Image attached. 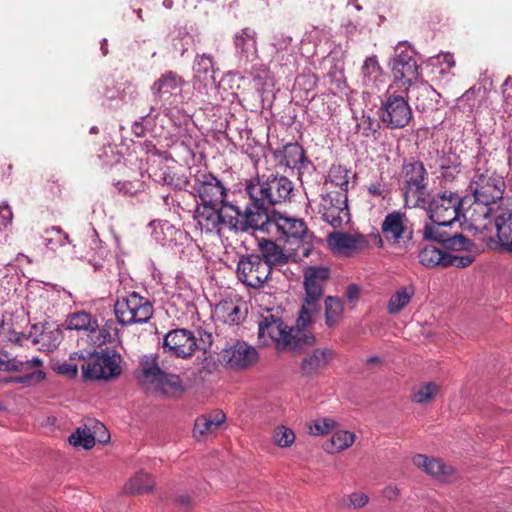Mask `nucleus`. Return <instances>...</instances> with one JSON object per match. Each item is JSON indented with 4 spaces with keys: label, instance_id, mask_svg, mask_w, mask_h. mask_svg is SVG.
I'll return each mask as SVG.
<instances>
[{
    "label": "nucleus",
    "instance_id": "57",
    "mask_svg": "<svg viewBox=\"0 0 512 512\" xmlns=\"http://www.w3.org/2000/svg\"><path fill=\"white\" fill-rule=\"evenodd\" d=\"M368 501L369 498L365 493L355 492L349 496V504L347 506L357 509L364 507Z\"/></svg>",
    "mask_w": 512,
    "mask_h": 512
},
{
    "label": "nucleus",
    "instance_id": "23",
    "mask_svg": "<svg viewBox=\"0 0 512 512\" xmlns=\"http://www.w3.org/2000/svg\"><path fill=\"white\" fill-rule=\"evenodd\" d=\"M402 89L409 99L414 100L419 111L433 110L440 98V94L420 77L412 86H405Z\"/></svg>",
    "mask_w": 512,
    "mask_h": 512
},
{
    "label": "nucleus",
    "instance_id": "38",
    "mask_svg": "<svg viewBox=\"0 0 512 512\" xmlns=\"http://www.w3.org/2000/svg\"><path fill=\"white\" fill-rule=\"evenodd\" d=\"M354 441V433L347 430H338L323 444V449L329 454H336L348 449Z\"/></svg>",
    "mask_w": 512,
    "mask_h": 512
},
{
    "label": "nucleus",
    "instance_id": "19",
    "mask_svg": "<svg viewBox=\"0 0 512 512\" xmlns=\"http://www.w3.org/2000/svg\"><path fill=\"white\" fill-rule=\"evenodd\" d=\"M275 228L281 238L289 242L291 240L300 242L307 233V226L302 219L289 217L279 213L269 215V220L264 224L262 230L272 231Z\"/></svg>",
    "mask_w": 512,
    "mask_h": 512
},
{
    "label": "nucleus",
    "instance_id": "30",
    "mask_svg": "<svg viewBox=\"0 0 512 512\" xmlns=\"http://www.w3.org/2000/svg\"><path fill=\"white\" fill-rule=\"evenodd\" d=\"M234 46L237 55L245 61L257 57L256 32L252 28H243L234 35Z\"/></svg>",
    "mask_w": 512,
    "mask_h": 512
},
{
    "label": "nucleus",
    "instance_id": "41",
    "mask_svg": "<svg viewBox=\"0 0 512 512\" xmlns=\"http://www.w3.org/2000/svg\"><path fill=\"white\" fill-rule=\"evenodd\" d=\"M446 256L447 253L432 245L423 248L418 255L419 262L427 268L446 266Z\"/></svg>",
    "mask_w": 512,
    "mask_h": 512
},
{
    "label": "nucleus",
    "instance_id": "37",
    "mask_svg": "<svg viewBox=\"0 0 512 512\" xmlns=\"http://www.w3.org/2000/svg\"><path fill=\"white\" fill-rule=\"evenodd\" d=\"M362 82L365 86L378 88L383 83V71L376 56L365 59L361 68Z\"/></svg>",
    "mask_w": 512,
    "mask_h": 512
},
{
    "label": "nucleus",
    "instance_id": "3",
    "mask_svg": "<svg viewBox=\"0 0 512 512\" xmlns=\"http://www.w3.org/2000/svg\"><path fill=\"white\" fill-rule=\"evenodd\" d=\"M312 322L299 323L289 327L282 319L274 315L262 317L258 324L259 341L265 345H273L277 352L295 351L314 344L315 337L309 330Z\"/></svg>",
    "mask_w": 512,
    "mask_h": 512
},
{
    "label": "nucleus",
    "instance_id": "21",
    "mask_svg": "<svg viewBox=\"0 0 512 512\" xmlns=\"http://www.w3.org/2000/svg\"><path fill=\"white\" fill-rule=\"evenodd\" d=\"M193 88L201 95L208 94L216 87L214 62L210 55L202 54L195 58L193 65Z\"/></svg>",
    "mask_w": 512,
    "mask_h": 512
},
{
    "label": "nucleus",
    "instance_id": "58",
    "mask_svg": "<svg viewBox=\"0 0 512 512\" xmlns=\"http://www.w3.org/2000/svg\"><path fill=\"white\" fill-rule=\"evenodd\" d=\"M292 41V38L288 35H285L283 33H277L274 35L273 39V46L276 48V50L281 51L288 48Z\"/></svg>",
    "mask_w": 512,
    "mask_h": 512
},
{
    "label": "nucleus",
    "instance_id": "22",
    "mask_svg": "<svg viewBox=\"0 0 512 512\" xmlns=\"http://www.w3.org/2000/svg\"><path fill=\"white\" fill-rule=\"evenodd\" d=\"M257 350L244 341H237L221 351L222 360L233 369H245L258 359Z\"/></svg>",
    "mask_w": 512,
    "mask_h": 512
},
{
    "label": "nucleus",
    "instance_id": "48",
    "mask_svg": "<svg viewBox=\"0 0 512 512\" xmlns=\"http://www.w3.org/2000/svg\"><path fill=\"white\" fill-rule=\"evenodd\" d=\"M349 171L341 165H333L328 173V177L332 184L338 186L340 191L347 194L349 189Z\"/></svg>",
    "mask_w": 512,
    "mask_h": 512
},
{
    "label": "nucleus",
    "instance_id": "51",
    "mask_svg": "<svg viewBox=\"0 0 512 512\" xmlns=\"http://www.w3.org/2000/svg\"><path fill=\"white\" fill-rule=\"evenodd\" d=\"M474 255L470 252H466L463 255H453L447 253L446 266H454L457 268H465L474 261Z\"/></svg>",
    "mask_w": 512,
    "mask_h": 512
},
{
    "label": "nucleus",
    "instance_id": "33",
    "mask_svg": "<svg viewBox=\"0 0 512 512\" xmlns=\"http://www.w3.org/2000/svg\"><path fill=\"white\" fill-rule=\"evenodd\" d=\"M225 419L226 416L222 411H214L197 417L194 423L193 436L197 440H201L213 434L224 423Z\"/></svg>",
    "mask_w": 512,
    "mask_h": 512
},
{
    "label": "nucleus",
    "instance_id": "52",
    "mask_svg": "<svg viewBox=\"0 0 512 512\" xmlns=\"http://www.w3.org/2000/svg\"><path fill=\"white\" fill-rule=\"evenodd\" d=\"M13 219V212L11 207L3 202L0 205V237H5L7 229L11 226Z\"/></svg>",
    "mask_w": 512,
    "mask_h": 512
},
{
    "label": "nucleus",
    "instance_id": "11",
    "mask_svg": "<svg viewBox=\"0 0 512 512\" xmlns=\"http://www.w3.org/2000/svg\"><path fill=\"white\" fill-rule=\"evenodd\" d=\"M185 80L174 71H166L156 79L150 87L151 93L158 109L168 114L172 108L181 102V90Z\"/></svg>",
    "mask_w": 512,
    "mask_h": 512
},
{
    "label": "nucleus",
    "instance_id": "26",
    "mask_svg": "<svg viewBox=\"0 0 512 512\" xmlns=\"http://www.w3.org/2000/svg\"><path fill=\"white\" fill-rule=\"evenodd\" d=\"M496 230L500 246L506 250L512 245V208L509 204L496 210L492 215V225L484 232Z\"/></svg>",
    "mask_w": 512,
    "mask_h": 512
},
{
    "label": "nucleus",
    "instance_id": "1",
    "mask_svg": "<svg viewBox=\"0 0 512 512\" xmlns=\"http://www.w3.org/2000/svg\"><path fill=\"white\" fill-rule=\"evenodd\" d=\"M506 183L500 174L490 168L477 166L468 191L473 201L465 209L463 218L469 229L484 233L492 225L493 213L509 204L504 197Z\"/></svg>",
    "mask_w": 512,
    "mask_h": 512
},
{
    "label": "nucleus",
    "instance_id": "63",
    "mask_svg": "<svg viewBox=\"0 0 512 512\" xmlns=\"http://www.w3.org/2000/svg\"><path fill=\"white\" fill-rule=\"evenodd\" d=\"M436 59L439 62L442 61L443 63H446L449 68H451L455 65L454 57L450 53L438 55Z\"/></svg>",
    "mask_w": 512,
    "mask_h": 512
},
{
    "label": "nucleus",
    "instance_id": "36",
    "mask_svg": "<svg viewBox=\"0 0 512 512\" xmlns=\"http://www.w3.org/2000/svg\"><path fill=\"white\" fill-rule=\"evenodd\" d=\"M415 295V287L413 285L401 286L393 292L387 303V312L390 315L400 313L411 302Z\"/></svg>",
    "mask_w": 512,
    "mask_h": 512
},
{
    "label": "nucleus",
    "instance_id": "28",
    "mask_svg": "<svg viewBox=\"0 0 512 512\" xmlns=\"http://www.w3.org/2000/svg\"><path fill=\"white\" fill-rule=\"evenodd\" d=\"M214 314L223 323L239 325L245 320L247 309L241 300L225 299L215 306Z\"/></svg>",
    "mask_w": 512,
    "mask_h": 512
},
{
    "label": "nucleus",
    "instance_id": "46",
    "mask_svg": "<svg viewBox=\"0 0 512 512\" xmlns=\"http://www.w3.org/2000/svg\"><path fill=\"white\" fill-rule=\"evenodd\" d=\"M296 439L294 431L285 426L278 425L274 428L272 432V440L275 445L280 448H287L294 444Z\"/></svg>",
    "mask_w": 512,
    "mask_h": 512
},
{
    "label": "nucleus",
    "instance_id": "8",
    "mask_svg": "<svg viewBox=\"0 0 512 512\" xmlns=\"http://www.w3.org/2000/svg\"><path fill=\"white\" fill-rule=\"evenodd\" d=\"M469 198L461 199L457 193L445 191L436 195L431 201L427 199L426 209L430 222L438 225H452L463 213Z\"/></svg>",
    "mask_w": 512,
    "mask_h": 512
},
{
    "label": "nucleus",
    "instance_id": "17",
    "mask_svg": "<svg viewBox=\"0 0 512 512\" xmlns=\"http://www.w3.org/2000/svg\"><path fill=\"white\" fill-rule=\"evenodd\" d=\"M271 267L259 255L240 258L237 265L239 280L252 288H260L269 279Z\"/></svg>",
    "mask_w": 512,
    "mask_h": 512
},
{
    "label": "nucleus",
    "instance_id": "47",
    "mask_svg": "<svg viewBox=\"0 0 512 512\" xmlns=\"http://www.w3.org/2000/svg\"><path fill=\"white\" fill-rule=\"evenodd\" d=\"M435 154V165L440 169L451 168L455 171V168L461 166L460 157L452 151H440L436 149Z\"/></svg>",
    "mask_w": 512,
    "mask_h": 512
},
{
    "label": "nucleus",
    "instance_id": "62",
    "mask_svg": "<svg viewBox=\"0 0 512 512\" xmlns=\"http://www.w3.org/2000/svg\"><path fill=\"white\" fill-rule=\"evenodd\" d=\"M359 293H360V288L357 285L353 284V285H350L347 287L346 297L348 298L349 301L352 302V301L358 299Z\"/></svg>",
    "mask_w": 512,
    "mask_h": 512
},
{
    "label": "nucleus",
    "instance_id": "5",
    "mask_svg": "<svg viewBox=\"0 0 512 512\" xmlns=\"http://www.w3.org/2000/svg\"><path fill=\"white\" fill-rule=\"evenodd\" d=\"M305 298L299 312V323L313 322L321 310L320 300L324 286L330 278L327 266H308L303 271Z\"/></svg>",
    "mask_w": 512,
    "mask_h": 512
},
{
    "label": "nucleus",
    "instance_id": "2",
    "mask_svg": "<svg viewBox=\"0 0 512 512\" xmlns=\"http://www.w3.org/2000/svg\"><path fill=\"white\" fill-rule=\"evenodd\" d=\"M250 204L244 209L246 219L239 223V228H263L269 220L268 210L271 206L290 200L293 183L285 176L270 175L265 180L257 178L246 186Z\"/></svg>",
    "mask_w": 512,
    "mask_h": 512
},
{
    "label": "nucleus",
    "instance_id": "55",
    "mask_svg": "<svg viewBox=\"0 0 512 512\" xmlns=\"http://www.w3.org/2000/svg\"><path fill=\"white\" fill-rule=\"evenodd\" d=\"M197 349L206 351L213 343V336L210 332H207L206 330H203L201 328L197 329Z\"/></svg>",
    "mask_w": 512,
    "mask_h": 512
},
{
    "label": "nucleus",
    "instance_id": "27",
    "mask_svg": "<svg viewBox=\"0 0 512 512\" xmlns=\"http://www.w3.org/2000/svg\"><path fill=\"white\" fill-rule=\"evenodd\" d=\"M334 357V352L328 348H316L307 353L301 363L303 375L313 377L326 369Z\"/></svg>",
    "mask_w": 512,
    "mask_h": 512
},
{
    "label": "nucleus",
    "instance_id": "20",
    "mask_svg": "<svg viewBox=\"0 0 512 512\" xmlns=\"http://www.w3.org/2000/svg\"><path fill=\"white\" fill-rule=\"evenodd\" d=\"M197 346L195 333L188 329L172 330L165 335L163 341L165 352L180 358L191 356Z\"/></svg>",
    "mask_w": 512,
    "mask_h": 512
},
{
    "label": "nucleus",
    "instance_id": "12",
    "mask_svg": "<svg viewBox=\"0 0 512 512\" xmlns=\"http://www.w3.org/2000/svg\"><path fill=\"white\" fill-rule=\"evenodd\" d=\"M114 312L122 325L143 324L152 317L153 306L148 299L136 292H131L117 299Z\"/></svg>",
    "mask_w": 512,
    "mask_h": 512
},
{
    "label": "nucleus",
    "instance_id": "40",
    "mask_svg": "<svg viewBox=\"0 0 512 512\" xmlns=\"http://www.w3.org/2000/svg\"><path fill=\"white\" fill-rule=\"evenodd\" d=\"M154 485L155 482L150 474L139 471L127 481L124 490L129 494H142L152 491Z\"/></svg>",
    "mask_w": 512,
    "mask_h": 512
},
{
    "label": "nucleus",
    "instance_id": "4",
    "mask_svg": "<svg viewBox=\"0 0 512 512\" xmlns=\"http://www.w3.org/2000/svg\"><path fill=\"white\" fill-rule=\"evenodd\" d=\"M246 211L237 204H205L197 203L194 211V220L196 227L204 233H219L224 226L231 230L248 231L250 228H239Z\"/></svg>",
    "mask_w": 512,
    "mask_h": 512
},
{
    "label": "nucleus",
    "instance_id": "60",
    "mask_svg": "<svg viewBox=\"0 0 512 512\" xmlns=\"http://www.w3.org/2000/svg\"><path fill=\"white\" fill-rule=\"evenodd\" d=\"M503 88V96L505 103L507 105H512V81L510 78H507L502 85Z\"/></svg>",
    "mask_w": 512,
    "mask_h": 512
},
{
    "label": "nucleus",
    "instance_id": "43",
    "mask_svg": "<svg viewBox=\"0 0 512 512\" xmlns=\"http://www.w3.org/2000/svg\"><path fill=\"white\" fill-rule=\"evenodd\" d=\"M116 336V328L112 322H107L100 326L97 322V329L90 335V340L93 344L101 346L108 342H112Z\"/></svg>",
    "mask_w": 512,
    "mask_h": 512
},
{
    "label": "nucleus",
    "instance_id": "59",
    "mask_svg": "<svg viewBox=\"0 0 512 512\" xmlns=\"http://www.w3.org/2000/svg\"><path fill=\"white\" fill-rule=\"evenodd\" d=\"M441 174L440 177L446 182H452L461 172V166L455 168V171L450 167L446 169H440Z\"/></svg>",
    "mask_w": 512,
    "mask_h": 512
},
{
    "label": "nucleus",
    "instance_id": "14",
    "mask_svg": "<svg viewBox=\"0 0 512 512\" xmlns=\"http://www.w3.org/2000/svg\"><path fill=\"white\" fill-rule=\"evenodd\" d=\"M192 194L199 203L205 204H234L227 200L228 189L222 181L208 171H198L191 180Z\"/></svg>",
    "mask_w": 512,
    "mask_h": 512
},
{
    "label": "nucleus",
    "instance_id": "25",
    "mask_svg": "<svg viewBox=\"0 0 512 512\" xmlns=\"http://www.w3.org/2000/svg\"><path fill=\"white\" fill-rule=\"evenodd\" d=\"M109 434L105 426L98 421H94L91 427L85 425L79 427L69 436V443L73 446H81L85 449H91L95 445L96 438L99 442L105 443L109 440Z\"/></svg>",
    "mask_w": 512,
    "mask_h": 512
},
{
    "label": "nucleus",
    "instance_id": "53",
    "mask_svg": "<svg viewBox=\"0 0 512 512\" xmlns=\"http://www.w3.org/2000/svg\"><path fill=\"white\" fill-rule=\"evenodd\" d=\"M54 232L57 234V239L54 238H45V246L51 250L55 249L56 242L63 246L66 243H69V236L67 234H64L62 229L58 226H53L50 230H47V233Z\"/></svg>",
    "mask_w": 512,
    "mask_h": 512
},
{
    "label": "nucleus",
    "instance_id": "39",
    "mask_svg": "<svg viewBox=\"0 0 512 512\" xmlns=\"http://www.w3.org/2000/svg\"><path fill=\"white\" fill-rule=\"evenodd\" d=\"M42 360L39 357L20 360L11 358L7 352L0 351V371H26L36 366H41Z\"/></svg>",
    "mask_w": 512,
    "mask_h": 512
},
{
    "label": "nucleus",
    "instance_id": "49",
    "mask_svg": "<svg viewBox=\"0 0 512 512\" xmlns=\"http://www.w3.org/2000/svg\"><path fill=\"white\" fill-rule=\"evenodd\" d=\"M356 127L363 136L374 137L380 128V124L371 116L363 114Z\"/></svg>",
    "mask_w": 512,
    "mask_h": 512
},
{
    "label": "nucleus",
    "instance_id": "24",
    "mask_svg": "<svg viewBox=\"0 0 512 512\" xmlns=\"http://www.w3.org/2000/svg\"><path fill=\"white\" fill-rule=\"evenodd\" d=\"M412 462L425 473L440 481L451 482L456 478L455 469L440 459L416 454L413 456Z\"/></svg>",
    "mask_w": 512,
    "mask_h": 512
},
{
    "label": "nucleus",
    "instance_id": "10",
    "mask_svg": "<svg viewBox=\"0 0 512 512\" xmlns=\"http://www.w3.org/2000/svg\"><path fill=\"white\" fill-rule=\"evenodd\" d=\"M391 88L382 99L377 116L385 128L401 129L410 123L413 113L408 101L402 95L390 93Z\"/></svg>",
    "mask_w": 512,
    "mask_h": 512
},
{
    "label": "nucleus",
    "instance_id": "35",
    "mask_svg": "<svg viewBox=\"0 0 512 512\" xmlns=\"http://www.w3.org/2000/svg\"><path fill=\"white\" fill-rule=\"evenodd\" d=\"M65 326L68 330L82 331L90 338L97 329V318L86 311H77L67 316Z\"/></svg>",
    "mask_w": 512,
    "mask_h": 512
},
{
    "label": "nucleus",
    "instance_id": "13",
    "mask_svg": "<svg viewBox=\"0 0 512 512\" xmlns=\"http://www.w3.org/2000/svg\"><path fill=\"white\" fill-rule=\"evenodd\" d=\"M383 238L378 235V246L386 240L389 244L407 250L413 238V229L406 214L401 211L388 213L381 224Z\"/></svg>",
    "mask_w": 512,
    "mask_h": 512
},
{
    "label": "nucleus",
    "instance_id": "32",
    "mask_svg": "<svg viewBox=\"0 0 512 512\" xmlns=\"http://www.w3.org/2000/svg\"><path fill=\"white\" fill-rule=\"evenodd\" d=\"M259 256L271 268L273 266H282L290 260L296 261L294 255L285 253L283 249L271 240L263 239L259 242Z\"/></svg>",
    "mask_w": 512,
    "mask_h": 512
},
{
    "label": "nucleus",
    "instance_id": "45",
    "mask_svg": "<svg viewBox=\"0 0 512 512\" xmlns=\"http://www.w3.org/2000/svg\"><path fill=\"white\" fill-rule=\"evenodd\" d=\"M42 366L43 364L26 371H22L24 374L12 377L11 382L22 384L24 386H33L44 381L46 378V373L41 369Z\"/></svg>",
    "mask_w": 512,
    "mask_h": 512
},
{
    "label": "nucleus",
    "instance_id": "61",
    "mask_svg": "<svg viewBox=\"0 0 512 512\" xmlns=\"http://www.w3.org/2000/svg\"><path fill=\"white\" fill-rule=\"evenodd\" d=\"M400 491L397 486L389 485L384 488L383 496L388 500H394L398 497Z\"/></svg>",
    "mask_w": 512,
    "mask_h": 512
},
{
    "label": "nucleus",
    "instance_id": "31",
    "mask_svg": "<svg viewBox=\"0 0 512 512\" xmlns=\"http://www.w3.org/2000/svg\"><path fill=\"white\" fill-rule=\"evenodd\" d=\"M281 163L290 169H297L301 175L304 171L313 169V164L305 157L303 148L297 143H290L284 146Z\"/></svg>",
    "mask_w": 512,
    "mask_h": 512
},
{
    "label": "nucleus",
    "instance_id": "6",
    "mask_svg": "<svg viewBox=\"0 0 512 512\" xmlns=\"http://www.w3.org/2000/svg\"><path fill=\"white\" fill-rule=\"evenodd\" d=\"M138 379L141 387L147 393L178 397L184 391L179 376L162 371L155 359L146 358L143 361L142 372Z\"/></svg>",
    "mask_w": 512,
    "mask_h": 512
},
{
    "label": "nucleus",
    "instance_id": "18",
    "mask_svg": "<svg viewBox=\"0 0 512 512\" xmlns=\"http://www.w3.org/2000/svg\"><path fill=\"white\" fill-rule=\"evenodd\" d=\"M451 225H438L427 222L423 227V237L427 240L439 242L445 249L453 251L468 250L472 243L458 232H451Z\"/></svg>",
    "mask_w": 512,
    "mask_h": 512
},
{
    "label": "nucleus",
    "instance_id": "29",
    "mask_svg": "<svg viewBox=\"0 0 512 512\" xmlns=\"http://www.w3.org/2000/svg\"><path fill=\"white\" fill-rule=\"evenodd\" d=\"M327 243L331 251L339 255H348L365 245V239L361 235L343 232H332L327 237Z\"/></svg>",
    "mask_w": 512,
    "mask_h": 512
},
{
    "label": "nucleus",
    "instance_id": "9",
    "mask_svg": "<svg viewBox=\"0 0 512 512\" xmlns=\"http://www.w3.org/2000/svg\"><path fill=\"white\" fill-rule=\"evenodd\" d=\"M415 51L407 42H399L395 47V55L389 62L394 85L402 89L412 86L420 77L419 65L415 59Z\"/></svg>",
    "mask_w": 512,
    "mask_h": 512
},
{
    "label": "nucleus",
    "instance_id": "42",
    "mask_svg": "<svg viewBox=\"0 0 512 512\" xmlns=\"http://www.w3.org/2000/svg\"><path fill=\"white\" fill-rule=\"evenodd\" d=\"M439 393V386L434 382H427L415 388L412 401L418 404H428Z\"/></svg>",
    "mask_w": 512,
    "mask_h": 512
},
{
    "label": "nucleus",
    "instance_id": "34",
    "mask_svg": "<svg viewBox=\"0 0 512 512\" xmlns=\"http://www.w3.org/2000/svg\"><path fill=\"white\" fill-rule=\"evenodd\" d=\"M62 339L63 332L58 324L45 323L35 342L41 351L51 352L60 345Z\"/></svg>",
    "mask_w": 512,
    "mask_h": 512
},
{
    "label": "nucleus",
    "instance_id": "64",
    "mask_svg": "<svg viewBox=\"0 0 512 512\" xmlns=\"http://www.w3.org/2000/svg\"><path fill=\"white\" fill-rule=\"evenodd\" d=\"M368 191L371 195L381 196V197L383 196V188L380 183L371 184L368 187Z\"/></svg>",
    "mask_w": 512,
    "mask_h": 512
},
{
    "label": "nucleus",
    "instance_id": "50",
    "mask_svg": "<svg viewBox=\"0 0 512 512\" xmlns=\"http://www.w3.org/2000/svg\"><path fill=\"white\" fill-rule=\"evenodd\" d=\"M335 425L336 422L331 418H320L309 426V432L315 436L324 435L329 433Z\"/></svg>",
    "mask_w": 512,
    "mask_h": 512
},
{
    "label": "nucleus",
    "instance_id": "7",
    "mask_svg": "<svg viewBox=\"0 0 512 512\" xmlns=\"http://www.w3.org/2000/svg\"><path fill=\"white\" fill-rule=\"evenodd\" d=\"M405 206L425 208L427 204L428 172L421 161L414 160L402 167Z\"/></svg>",
    "mask_w": 512,
    "mask_h": 512
},
{
    "label": "nucleus",
    "instance_id": "56",
    "mask_svg": "<svg viewBox=\"0 0 512 512\" xmlns=\"http://www.w3.org/2000/svg\"><path fill=\"white\" fill-rule=\"evenodd\" d=\"M55 370L59 373V374H62V375H66L70 378H73L77 375L78 373V367L75 363L73 362H63V363H60L56 366Z\"/></svg>",
    "mask_w": 512,
    "mask_h": 512
},
{
    "label": "nucleus",
    "instance_id": "54",
    "mask_svg": "<svg viewBox=\"0 0 512 512\" xmlns=\"http://www.w3.org/2000/svg\"><path fill=\"white\" fill-rule=\"evenodd\" d=\"M151 175L154 177V180L158 183L168 186L175 185L174 176L171 174V171L166 166L161 167L159 171H154Z\"/></svg>",
    "mask_w": 512,
    "mask_h": 512
},
{
    "label": "nucleus",
    "instance_id": "15",
    "mask_svg": "<svg viewBox=\"0 0 512 512\" xmlns=\"http://www.w3.org/2000/svg\"><path fill=\"white\" fill-rule=\"evenodd\" d=\"M121 357L113 351L94 353L82 364V373L89 380H110L120 375Z\"/></svg>",
    "mask_w": 512,
    "mask_h": 512
},
{
    "label": "nucleus",
    "instance_id": "44",
    "mask_svg": "<svg viewBox=\"0 0 512 512\" xmlns=\"http://www.w3.org/2000/svg\"><path fill=\"white\" fill-rule=\"evenodd\" d=\"M343 313V303L337 297L328 296L325 300V319L328 326H334Z\"/></svg>",
    "mask_w": 512,
    "mask_h": 512
},
{
    "label": "nucleus",
    "instance_id": "16",
    "mask_svg": "<svg viewBox=\"0 0 512 512\" xmlns=\"http://www.w3.org/2000/svg\"><path fill=\"white\" fill-rule=\"evenodd\" d=\"M348 196L344 191H331L322 195L320 213L322 219L334 228H340L350 221Z\"/></svg>",
    "mask_w": 512,
    "mask_h": 512
}]
</instances>
